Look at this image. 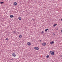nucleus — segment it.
I'll return each mask as SVG.
<instances>
[{
    "instance_id": "f257e3e1",
    "label": "nucleus",
    "mask_w": 62,
    "mask_h": 62,
    "mask_svg": "<svg viewBox=\"0 0 62 62\" xmlns=\"http://www.w3.org/2000/svg\"><path fill=\"white\" fill-rule=\"evenodd\" d=\"M34 49L35 50H38L39 49V48L38 47H34Z\"/></svg>"
},
{
    "instance_id": "f03ea898",
    "label": "nucleus",
    "mask_w": 62,
    "mask_h": 62,
    "mask_svg": "<svg viewBox=\"0 0 62 62\" xmlns=\"http://www.w3.org/2000/svg\"><path fill=\"white\" fill-rule=\"evenodd\" d=\"M13 56H14V57H15L16 56V54L15 53H14L12 54Z\"/></svg>"
},
{
    "instance_id": "7ed1b4c3",
    "label": "nucleus",
    "mask_w": 62,
    "mask_h": 62,
    "mask_svg": "<svg viewBox=\"0 0 62 62\" xmlns=\"http://www.w3.org/2000/svg\"><path fill=\"white\" fill-rule=\"evenodd\" d=\"M27 44L29 46H30V45H31V43L30 42H28L27 43Z\"/></svg>"
},
{
    "instance_id": "20e7f679",
    "label": "nucleus",
    "mask_w": 62,
    "mask_h": 62,
    "mask_svg": "<svg viewBox=\"0 0 62 62\" xmlns=\"http://www.w3.org/2000/svg\"><path fill=\"white\" fill-rule=\"evenodd\" d=\"M42 44L43 45V46H45L46 43H43Z\"/></svg>"
},
{
    "instance_id": "39448f33",
    "label": "nucleus",
    "mask_w": 62,
    "mask_h": 62,
    "mask_svg": "<svg viewBox=\"0 0 62 62\" xmlns=\"http://www.w3.org/2000/svg\"><path fill=\"white\" fill-rule=\"evenodd\" d=\"M17 3L16 2L14 3V6H17Z\"/></svg>"
},
{
    "instance_id": "423d86ee",
    "label": "nucleus",
    "mask_w": 62,
    "mask_h": 62,
    "mask_svg": "<svg viewBox=\"0 0 62 62\" xmlns=\"http://www.w3.org/2000/svg\"><path fill=\"white\" fill-rule=\"evenodd\" d=\"M22 37H23V36L22 35H20L19 36V38H22Z\"/></svg>"
},
{
    "instance_id": "0eeeda50",
    "label": "nucleus",
    "mask_w": 62,
    "mask_h": 62,
    "mask_svg": "<svg viewBox=\"0 0 62 62\" xmlns=\"http://www.w3.org/2000/svg\"><path fill=\"white\" fill-rule=\"evenodd\" d=\"M14 17V16L13 15H11L10 16V18H13V17Z\"/></svg>"
},
{
    "instance_id": "6e6552de",
    "label": "nucleus",
    "mask_w": 62,
    "mask_h": 62,
    "mask_svg": "<svg viewBox=\"0 0 62 62\" xmlns=\"http://www.w3.org/2000/svg\"><path fill=\"white\" fill-rule=\"evenodd\" d=\"M54 54V52H52L51 54V55H53Z\"/></svg>"
},
{
    "instance_id": "1a4fd4ad",
    "label": "nucleus",
    "mask_w": 62,
    "mask_h": 62,
    "mask_svg": "<svg viewBox=\"0 0 62 62\" xmlns=\"http://www.w3.org/2000/svg\"><path fill=\"white\" fill-rule=\"evenodd\" d=\"M54 43V41H52V42H51L50 43L51 44H53Z\"/></svg>"
},
{
    "instance_id": "9d476101",
    "label": "nucleus",
    "mask_w": 62,
    "mask_h": 62,
    "mask_svg": "<svg viewBox=\"0 0 62 62\" xmlns=\"http://www.w3.org/2000/svg\"><path fill=\"white\" fill-rule=\"evenodd\" d=\"M48 30H49V29H46L45 30V31H47Z\"/></svg>"
},
{
    "instance_id": "9b49d317",
    "label": "nucleus",
    "mask_w": 62,
    "mask_h": 62,
    "mask_svg": "<svg viewBox=\"0 0 62 62\" xmlns=\"http://www.w3.org/2000/svg\"><path fill=\"white\" fill-rule=\"evenodd\" d=\"M18 19L19 20H21L22 19V18L21 17H19L18 18Z\"/></svg>"
},
{
    "instance_id": "f8f14e48",
    "label": "nucleus",
    "mask_w": 62,
    "mask_h": 62,
    "mask_svg": "<svg viewBox=\"0 0 62 62\" xmlns=\"http://www.w3.org/2000/svg\"><path fill=\"white\" fill-rule=\"evenodd\" d=\"M57 25V24H54L53 25L54 27L55 26H56V25Z\"/></svg>"
},
{
    "instance_id": "ddd939ff",
    "label": "nucleus",
    "mask_w": 62,
    "mask_h": 62,
    "mask_svg": "<svg viewBox=\"0 0 62 62\" xmlns=\"http://www.w3.org/2000/svg\"><path fill=\"white\" fill-rule=\"evenodd\" d=\"M13 33L14 34H16V31H13Z\"/></svg>"
},
{
    "instance_id": "4468645a",
    "label": "nucleus",
    "mask_w": 62,
    "mask_h": 62,
    "mask_svg": "<svg viewBox=\"0 0 62 62\" xmlns=\"http://www.w3.org/2000/svg\"><path fill=\"white\" fill-rule=\"evenodd\" d=\"M5 40H8L9 39H8V38H6Z\"/></svg>"
},
{
    "instance_id": "2eb2a0df",
    "label": "nucleus",
    "mask_w": 62,
    "mask_h": 62,
    "mask_svg": "<svg viewBox=\"0 0 62 62\" xmlns=\"http://www.w3.org/2000/svg\"><path fill=\"white\" fill-rule=\"evenodd\" d=\"M49 55H47L46 56V58H49Z\"/></svg>"
},
{
    "instance_id": "dca6fc26",
    "label": "nucleus",
    "mask_w": 62,
    "mask_h": 62,
    "mask_svg": "<svg viewBox=\"0 0 62 62\" xmlns=\"http://www.w3.org/2000/svg\"><path fill=\"white\" fill-rule=\"evenodd\" d=\"M3 3H4V2H0V4H3Z\"/></svg>"
},
{
    "instance_id": "f3484780",
    "label": "nucleus",
    "mask_w": 62,
    "mask_h": 62,
    "mask_svg": "<svg viewBox=\"0 0 62 62\" xmlns=\"http://www.w3.org/2000/svg\"><path fill=\"white\" fill-rule=\"evenodd\" d=\"M52 51H50V54H52Z\"/></svg>"
},
{
    "instance_id": "a211bd4d",
    "label": "nucleus",
    "mask_w": 62,
    "mask_h": 62,
    "mask_svg": "<svg viewBox=\"0 0 62 62\" xmlns=\"http://www.w3.org/2000/svg\"><path fill=\"white\" fill-rule=\"evenodd\" d=\"M41 33H42V34H44V32H43V31H42L41 32Z\"/></svg>"
},
{
    "instance_id": "6ab92c4d",
    "label": "nucleus",
    "mask_w": 62,
    "mask_h": 62,
    "mask_svg": "<svg viewBox=\"0 0 62 62\" xmlns=\"http://www.w3.org/2000/svg\"><path fill=\"white\" fill-rule=\"evenodd\" d=\"M53 35L54 36V35H55V34H54V33H53Z\"/></svg>"
},
{
    "instance_id": "aec40b11",
    "label": "nucleus",
    "mask_w": 62,
    "mask_h": 62,
    "mask_svg": "<svg viewBox=\"0 0 62 62\" xmlns=\"http://www.w3.org/2000/svg\"><path fill=\"white\" fill-rule=\"evenodd\" d=\"M32 20H33V21H35V19H33Z\"/></svg>"
},
{
    "instance_id": "412c9836",
    "label": "nucleus",
    "mask_w": 62,
    "mask_h": 62,
    "mask_svg": "<svg viewBox=\"0 0 62 62\" xmlns=\"http://www.w3.org/2000/svg\"><path fill=\"white\" fill-rule=\"evenodd\" d=\"M61 33H62V30H61Z\"/></svg>"
},
{
    "instance_id": "4be33fe9",
    "label": "nucleus",
    "mask_w": 62,
    "mask_h": 62,
    "mask_svg": "<svg viewBox=\"0 0 62 62\" xmlns=\"http://www.w3.org/2000/svg\"><path fill=\"white\" fill-rule=\"evenodd\" d=\"M39 41H40V42H41V40H39Z\"/></svg>"
},
{
    "instance_id": "5701e85b",
    "label": "nucleus",
    "mask_w": 62,
    "mask_h": 62,
    "mask_svg": "<svg viewBox=\"0 0 62 62\" xmlns=\"http://www.w3.org/2000/svg\"><path fill=\"white\" fill-rule=\"evenodd\" d=\"M61 57H62V55H61Z\"/></svg>"
},
{
    "instance_id": "b1692460",
    "label": "nucleus",
    "mask_w": 62,
    "mask_h": 62,
    "mask_svg": "<svg viewBox=\"0 0 62 62\" xmlns=\"http://www.w3.org/2000/svg\"><path fill=\"white\" fill-rule=\"evenodd\" d=\"M58 29H56V30H58Z\"/></svg>"
},
{
    "instance_id": "393cba45",
    "label": "nucleus",
    "mask_w": 62,
    "mask_h": 62,
    "mask_svg": "<svg viewBox=\"0 0 62 62\" xmlns=\"http://www.w3.org/2000/svg\"><path fill=\"white\" fill-rule=\"evenodd\" d=\"M61 20L62 21V19H61Z\"/></svg>"
},
{
    "instance_id": "a878e982",
    "label": "nucleus",
    "mask_w": 62,
    "mask_h": 62,
    "mask_svg": "<svg viewBox=\"0 0 62 62\" xmlns=\"http://www.w3.org/2000/svg\"><path fill=\"white\" fill-rule=\"evenodd\" d=\"M17 33L19 34V32H17Z\"/></svg>"
}]
</instances>
